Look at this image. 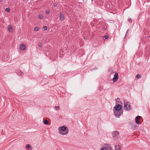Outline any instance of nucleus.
<instances>
[{"label":"nucleus","instance_id":"nucleus-1","mask_svg":"<svg viewBox=\"0 0 150 150\" xmlns=\"http://www.w3.org/2000/svg\"><path fill=\"white\" fill-rule=\"evenodd\" d=\"M59 133L62 135L67 134L69 132L68 129L65 126L60 127L58 128Z\"/></svg>","mask_w":150,"mask_h":150},{"label":"nucleus","instance_id":"nucleus-2","mask_svg":"<svg viewBox=\"0 0 150 150\" xmlns=\"http://www.w3.org/2000/svg\"><path fill=\"white\" fill-rule=\"evenodd\" d=\"M123 113V112L121 110H114V113L115 116L117 118H120V116L122 115Z\"/></svg>","mask_w":150,"mask_h":150},{"label":"nucleus","instance_id":"nucleus-3","mask_svg":"<svg viewBox=\"0 0 150 150\" xmlns=\"http://www.w3.org/2000/svg\"><path fill=\"white\" fill-rule=\"evenodd\" d=\"M130 107L131 103L130 102H127L124 103V108L125 110H131Z\"/></svg>","mask_w":150,"mask_h":150},{"label":"nucleus","instance_id":"nucleus-4","mask_svg":"<svg viewBox=\"0 0 150 150\" xmlns=\"http://www.w3.org/2000/svg\"><path fill=\"white\" fill-rule=\"evenodd\" d=\"M111 147L110 145L109 144H105L103 148L100 149V150H111Z\"/></svg>","mask_w":150,"mask_h":150},{"label":"nucleus","instance_id":"nucleus-5","mask_svg":"<svg viewBox=\"0 0 150 150\" xmlns=\"http://www.w3.org/2000/svg\"><path fill=\"white\" fill-rule=\"evenodd\" d=\"M119 135V132L117 131H114L112 132V135L114 139H117Z\"/></svg>","mask_w":150,"mask_h":150},{"label":"nucleus","instance_id":"nucleus-6","mask_svg":"<svg viewBox=\"0 0 150 150\" xmlns=\"http://www.w3.org/2000/svg\"><path fill=\"white\" fill-rule=\"evenodd\" d=\"M115 108V110H114L117 111V110H121L122 106L120 104H117L114 107Z\"/></svg>","mask_w":150,"mask_h":150},{"label":"nucleus","instance_id":"nucleus-7","mask_svg":"<svg viewBox=\"0 0 150 150\" xmlns=\"http://www.w3.org/2000/svg\"><path fill=\"white\" fill-rule=\"evenodd\" d=\"M118 74L117 73H115L112 79L113 81L115 82L117 81L118 80Z\"/></svg>","mask_w":150,"mask_h":150},{"label":"nucleus","instance_id":"nucleus-8","mask_svg":"<svg viewBox=\"0 0 150 150\" xmlns=\"http://www.w3.org/2000/svg\"><path fill=\"white\" fill-rule=\"evenodd\" d=\"M64 19V16L63 13H61L59 15V20L61 21H63Z\"/></svg>","mask_w":150,"mask_h":150},{"label":"nucleus","instance_id":"nucleus-9","mask_svg":"<svg viewBox=\"0 0 150 150\" xmlns=\"http://www.w3.org/2000/svg\"><path fill=\"white\" fill-rule=\"evenodd\" d=\"M20 49L21 50H24L25 49V45L23 44H21L20 45Z\"/></svg>","mask_w":150,"mask_h":150},{"label":"nucleus","instance_id":"nucleus-10","mask_svg":"<svg viewBox=\"0 0 150 150\" xmlns=\"http://www.w3.org/2000/svg\"><path fill=\"white\" fill-rule=\"evenodd\" d=\"M8 30L9 31L11 32V30H13L11 26V25H9L8 26Z\"/></svg>","mask_w":150,"mask_h":150},{"label":"nucleus","instance_id":"nucleus-11","mask_svg":"<svg viewBox=\"0 0 150 150\" xmlns=\"http://www.w3.org/2000/svg\"><path fill=\"white\" fill-rule=\"evenodd\" d=\"M115 148L116 150H120V148L119 145L116 146Z\"/></svg>","mask_w":150,"mask_h":150},{"label":"nucleus","instance_id":"nucleus-12","mask_svg":"<svg viewBox=\"0 0 150 150\" xmlns=\"http://www.w3.org/2000/svg\"><path fill=\"white\" fill-rule=\"evenodd\" d=\"M138 126L136 125H134L132 127V129L133 130H135V129L137 128Z\"/></svg>","mask_w":150,"mask_h":150},{"label":"nucleus","instance_id":"nucleus-13","mask_svg":"<svg viewBox=\"0 0 150 150\" xmlns=\"http://www.w3.org/2000/svg\"><path fill=\"white\" fill-rule=\"evenodd\" d=\"M45 125H47L48 123V121L47 120H44L43 121Z\"/></svg>","mask_w":150,"mask_h":150},{"label":"nucleus","instance_id":"nucleus-14","mask_svg":"<svg viewBox=\"0 0 150 150\" xmlns=\"http://www.w3.org/2000/svg\"><path fill=\"white\" fill-rule=\"evenodd\" d=\"M40 29V28L38 27H35L34 28V30L35 31H37L39 30Z\"/></svg>","mask_w":150,"mask_h":150},{"label":"nucleus","instance_id":"nucleus-15","mask_svg":"<svg viewBox=\"0 0 150 150\" xmlns=\"http://www.w3.org/2000/svg\"><path fill=\"white\" fill-rule=\"evenodd\" d=\"M43 16L42 14H40L39 16V18L40 19H42L43 18Z\"/></svg>","mask_w":150,"mask_h":150},{"label":"nucleus","instance_id":"nucleus-16","mask_svg":"<svg viewBox=\"0 0 150 150\" xmlns=\"http://www.w3.org/2000/svg\"><path fill=\"white\" fill-rule=\"evenodd\" d=\"M5 11L7 12L8 13L10 11V9L9 8H7L5 9Z\"/></svg>","mask_w":150,"mask_h":150},{"label":"nucleus","instance_id":"nucleus-17","mask_svg":"<svg viewBox=\"0 0 150 150\" xmlns=\"http://www.w3.org/2000/svg\"><path fill=\"white\" fill-rule=\"evenodd\" d=\"M136 77L138 78H141V75L138 74L136 75Z\"/></svg>","mask_w":150,"mask_h":150},{"label":"nucleus","instance_id":"nucleus-18","mask_svg":"<svg viewBox=\"0 0 150 150\" xmlns=\"http://www.w3.org/2000/svg\"><path fill=\"white\" fill-rule=\"evenodd\" d=\"M140 118V116H137L135 119V120H139Z\"/></svg>","mask_w":150,"mask_h":150},{"label":"nucleus","instance_id":"nucleus-19","mask_svg":"<svg viewBox=\"0 0 150 150\" xmlns=\"http://www.w3.org/2000/svg\"><path fill=\"white\" fill-rule=\"evenodd\" d=\"M46 14H48L50 13V11L49 10H46L45 11Z\"/></svg>","mask_w":150,"mask_h":150},{"label":"nucleus","instance_id":"nucleus-20","mask_svg":"<svg viewBox=\"0 0 150 150\" xmlns=\"http://www.w3.org/2000/svg\"><path fill=\"white\" fill-rule=\"evenodd\" d=\"M43 28L45 30H46L47 29V27L46 26H44Z\"/></svg>","mask_w":150,"mask_h":150},{"label":"nucleus","instance_id":"nucleus-21","mask_svg":"<svg viewBox=\"0 0 150 150\" xmlns=\"http://www.w3.org/2000/svg\"><path fill=\"white\" fill-rule=\"evenodd\" d=\"M135 120V122L137 124H139V122L138 120Z\"/></svg>","mask_w":150,"mask_h":150},{"label":"nucleus","instance_id":"nucleus-22","mask_svg":"<svg viewBox=\"0 0 150 150\" xmlns=\"http://www.w3.org/2000/svg\"><path fill=\"white\" fill-rule=\"evenodd\" d=\"M26 146L27 148H29L30 147V144H28L26 145Z\"/></svg>","mask_w":150,"mask_h":150},{"label":"nucleus","instance_id":"nucleus-23","mask_svg":"<svg viewBox=\"0 0 150 150\" xmlns=\"http://www.w3.org/2000/svg\"><path fill=\"white\" fill-rule=\"evenodd\" d=\"M23 72L20 71L19 72V73L18 74V75H19V74H20L21 75H22V74H23Z\"/></svg>","mask_w":150,"mask_h":150},{"label":"nucleus","instance_id":"nucleus-24","mask_svg":"<svg viewBox=\"0 0 150 150\" xmlns=\"http://www.w3.org/2000/svg\"><path fill=\"white\" fill-rule=\"evenodd\" d=\"M57 5L56 3H54L53 4V6L55 7H56L57 6Z\"/></svg>","mask_w":150,"mask_h":150},{"label":"nucleus","instance_id":"nucleus-25","mask_svg":"<svg viewBox=\"0 0 150 150\" xmlns=\"http://www.w3.org/2000/svg\"><path fill=\"white\" fill-rule=\"evenodd\" d=\"M59 108V106H55V108L56 110L58 109Z\"/></svg>","mask_w":150,"mask_h":150},{"label":"nucleus","instance_id":"nucleus-26","mask_svg":"<svg viewBox=\"0 0 150 150\" xmlns=\"http://www.w3.org/2000/svg\"><path fill=\"white\" fill-rule=\"evenodd\" d=\"M104 38L105 39H107L108 38V36L107 35H105V36Z\"/></svg>","mask_w":150,"mask_h":150},{"label":"nucleus","instance_id":"nucleus-27","mask_svg":"<svg viewBox=\"0 0 150 150\" xmlns=\"http://www.w3.org/2000/svg\"><path fill=\"white\" fill-rule=\"evenodd\" d=\"M38 46L39 47H42V44H40V43H39L38 45Z\"/></svg>","mask_w":150,"mask_h":150},{"label":"nucleus","instance_id":"nucleus-28","mask_svg":"<svg viewBox=\"0 0 150 150\" xmlns=\"http://www.w3.org/2000/svg\"><path fill=\"white\" fill-rule=\"evenodd\" d=\"M129 30V29H128L127 30V32H126V35H125V37L126 36V35H127V32H128V30Z\"/></svg>","mask_w":150,"mask_h":150},{"label":"nucleus","instance_id":"nucleus-29","mask_svg":"<svg viewBox=\"0 0 150 150\" xmlns=\"http://www.w3.org/2000/svg\"><path fill=\"white\" fill-rule=\"evenodd\" d=\"M131 19L130 18H129L128 19V21H131Z\"/></svg>","mask_w":150,"mask_h":150},{"label":"nucleus","instance_id":"nucleus-30","mask_svg":"<svg viewBox=\"0 0 150 150\" xmlns=\"http://www.w3.org/2000/svg\"><path fill=\"white\" fill-rule=\"evenodd\" d=\"M84 39L86 40L87 39V38L86 37H85L84 38Z\"/></svg>","mask_w":150,"mask_h":150},{"label":"nucleus","instance_id":"nucleus-31","mask_svg":"<svg viewBox=\"0 0 150 150\" xmlns=\"http://www.w3.org/2000/svg\"><path fill=\"white\" fill-rule=\"evenodd\" d=\"M3 1V0H0V2H1Z\"/></svg>","mask_w":150,"mask_h":150},{"label":"nucleus","instance_id":"nucleus-32","mask_svg":"<svg viewBox=\"0 0 150 150\" xmlns=\"http://www.w3.org/2000/svg\"><path fill=\"white\" fill-rule=\"evenodd\" d=\"M93 70V69H91V70Z\"/></svg>","mask_w":150,"mask_h":150}]
</instances>
